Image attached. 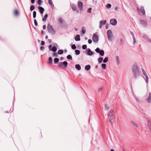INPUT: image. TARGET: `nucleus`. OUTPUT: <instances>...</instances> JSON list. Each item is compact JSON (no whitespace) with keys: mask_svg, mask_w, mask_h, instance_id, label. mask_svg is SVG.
<instances>
[{"mask_svg":"<svg viewBox=\"0 0 151 151\" xmlns=\"http://www.w3.org/2000/svg\"><path fill=\"white\" fill-rule=\"evenodd\" d=\"M81 32L83 34H84L86 32V30L85 28L84 27H82Z\"/></svg>","mask_w":151,"mask_h":151,"instance_id":"obj_28","label":"nucleus"},{"mask_svg":"<svg viewBox=\"0 0 151 151\" xmlns=\"http://www.w3.org/2000/svg\"><path fill=\"white\" fill-rule=\"evenodd\" d=\"M146 101L147 103H151V93L149 92L148 97L146 99Z\"/></svg>","mask_w":151,"mask_h":151,"instance_id":"obj_12","label":"nucleus"},{"mask_svg":"<svg viewBox=\"0 0 151 151\" xmlns=\"http://www.w3.org/2000/svg\"><path fill=\"white\" fill-rule=\"evenodd\" d=\"M63 50H60L58 51V53L59 55H62L63 53Z\"/></svg>","mask_w":151,"mask_h":151,"instance_id":"obj_30","label":"nucleus"},{"mask_svg":"<svg viewBox=\"0 0 151 151\" xmlns=\"http://www.w3.org/2000/svg\"><path fill=\"white\" fill-rule=\"evenodd\" d=\"M118 7H116L115 8V10L116 11H117V10H118Z\"/></svg>","mask_w":151,"mask_h":151,"instance_id":"obj_62","label":"nucleus"},{"mask_svg":"<svg viewBox=\"0 0 151 151\" xmlns=\"http://www.w3.org/2000/svg\"><path fill=\"white\" fill-rule=\"evenodd\" d=\"M58 64L59 67L61 68L63 66L65 68H66L67 67L68 63L66 61H65L63 62H60L58 63Z\"/></svg>","mask_w":151,"mask_h":151,"instance_id":"obj_5","label":"nucleus"},{"mask_svg":"<svg viewBox=\"0 0 151 151\" xmlns=\"http://www.w3.org/2000/svg\"><path fill=\"white\" fill-rule=\"evenodd\" d=\"M37 4L39 5H41L43 3L42 1L41 0H37Z\"/></svg>","mask_w":151,"mask_h":151,"instance_id":"obj_36","label":"nucleus"},{"mask_svg":"<svg viewBox=\"0 0 151 151\" xmlns=\"http://www.w3.org/2000/svg\"><path fill=\"white\" fill-rule=\"evenodd\" d=\"M75 52L76 55H78L80 54V51L78 50H75Z\"/></svg>","mask_w":151,"mask_h":151,"instance_id":"obj_29","label":"nucleus"},{"mask_svg":"<svg viewBox=\"0 0 151 151\" xmlns=\"http://www.w3.org/2000/svg\"><path fill=\"white\" fill-rule=\"evenodd\" d=\"M58 22L59 24L61 25L63 24V21L65 22V21L62 18H59L58 19Z\"/></svg>","mask_w":151,"mask_h":151,"instance_id":"obj_22","label":"nucleus"},{"mask_svg":"<svg viewBox=\"0 0 151 151\" xmlns=\"http://www.w3.org/2000/svg\"><path fill=\"white\" fill-rule=\"evenodd\" d=\"M75 68L78 70H80L81 69V67L80 65L79 64L75 65Z\"/></svg>","mask_w":151,"mask_h":151,"instance_id":"obj_21","label":"nucleus"},{"mask_svg":"<svg viewBox=\"0 0 151 151\" xmlns=\"http://www.w3.org/2000/svg\"><path fill=\"white\" fill-rule=\"evenodd\" d=\"M48 16V15L47 14H45L44 17L42 18V21L44 22L46 20Z\"/></svg>","mask_w":151,"mask_h":151,"instance_id":"obj_23","label":"nucleus"},{"mask_svg":"<svg viewBox=\"0 0 151 151\" xmlns=\"http://www.w3.org/2000/svg\"><path fill=\"white\" fill-rule=\"evenodd\" d=\"M131 122L133 125H134L135 127H138L136 123L134 121H132Z\"/></svg>","mask_w":151,"mask_h":151,"instance_id":"obj_37","label":"nucleus"},{"mask_svg":"<svg viewBox=\"0 0 151 151\" xmlns=\"http://www.w3.org/2000/svg\"><path fill=\"white\" fill-rule=\"evenodd\" d=\"M88 42L89 44H91L92 42V40L91 39H89L88 40Z\"/></svg>","mask_w":151,"mask_h":151,"instance_id":"obj_52","label":"nucleus"},{"mask_svg":"<svg viewBox=\"0 0 151 151\" xmlns=\"http://www.w3.org/2000/svg\"><path fill=\"white\" fill-rule=\"evenodd\" d=\"M38 8L39 10L40 13L42 14L44 11V9L42 7L39 6L38 7Z\"/></svg>","mask_w":151,"mask_h":151,"instance_id":"obj_15","label":"nucleus"},{"mask_svg":"<svg viewBox=\"0 0 151 151\" xmlns=\"http://www.w3.org/2000/svg\"><path fill=\"white\" fill-rule=\"evenodd\" d=\"M133 74L134 79H136L139 76V71L136 63L133 65L132 67Z\"/></svg>","mask_w":151,"mask_h":151,"instance_id":"obj_1","label":"nucleus"},{"mask_svg":"<svg viewBox=\"0 0 151 151\" xmlns=\"http://www.w3.org/2000/svg\"><path fill=\"white\" fill-rule=\"evenodd\" d=\"M108 117L109 119V121L112 123L114 121V116L113 113V110L112 109L110 110L108 113Z\"/></svg>","mask_w":151,"mask_h":151,"instance_id":"obj_2","label":"nucleus"},{"mask_svg":"<svg viewBox=\"0 0 151 151\" xmlns=\"http://www.w3.org/2000/svg\"><path fill=\"white\" fill-rule=\"evenodd\" d=\"M59 60L58 58H56L54 59V64H55L58 63Z\"/></svg>","mask_w":151,"mask_h":151,"instance_id":"obj_24","label":"nucleus"},{"mask_svg":"<svg viewBox=\"0 0 151 151\" xmlns=\"http://www.w3.org/2000/svg\"><path fill=\"white\" fill-rule=\"evenodd\" d=\"M87 46L86 45H83L82 46V48L83 50H85L86 49Z\"/></svg>","mask_w":151,"mask_h":151,"instance_id":"obj_45","label":"nucleus"},{"mask_svg":"<svg viewBox=\"0 0 151 151\" xmlns=\"http://www.w3.org/2000/svg\"><path fill=\"white\" fill-rule=\"evenodd\" d=\"M48 2L49 4L51 5L52 8L54 7V5L52 0H48Z\"/></svg>","mask_w":151,"mask_h":151,"instance_id":"obj_26","label":"nucleus"},{"mask_svg":"<svg viewBox=\"0 0 151 151\" xmlns=\"http://www.w3.org/2000/svg\"><path fill=\"white\" fill-rule=\"evenodd\" d=\"M41 33L42 35H43L45 34V33L43 30L41 31Z\"/></svg>","mask_w":151,"mask_h":151,"instance_id":"obj_59","label":"nucleus"},{"mask_svg":"<svg viewBox=\"0 0 151 151\" xmlns=\"http://www.w3.org/2000/svg\"><path fill=\"white\" fill-rule=\"evenodd\" d=\"M34 24H35V25L36 26H37L38 25V24H37V22L36 21V20L35 19H34Z\"/></svg>","mask_w":151,"mask_h":151,"instance_id":"obj_51","label":"nucleus"},{"mask_svg":"<svg viewBox=\"0 0 151 151\" xmlns=\"http://www.w3.org/2000/svg\"><path fill=\"white\" fill-rule=\"evenodd\" d=\"M109 28V25L108 24H107L106 26V29H107Z\"/></svg>","mask_w":151,"mask_h":151,"instance_id":"obj_56","label":"nucleus"},{"mask_svg":"<svg viewBox=\"0 0 151 151\" xmlns=\"http://www.w3.org/2000/svg\"><path fill=\"white\" fill-rule=\"evenodd\" d=\"M110 22L111 24L113 26L116 25L117 24L116 20L114 18L111 19Z\"/></svg>","mask_w":151,"mask_h":151,"instance_id":"obj_9","label":"nucleus"},{"mask_svg":"<svg viewBox=\"0 0 151 151\" xmlns=\"http://www.w3.org/2000/svg\"><path fill=\"white\" fill-rule=\"evenodd\" d=\"M14 14L15 16H18L19 14V12L17 10H15L14 11Z\"/></svg>","mask_w":151,"mask_h":151,"instance_id":"obj_35","label":"nucleus"},{"mask_svg":"<svg viewBox=\"0 0 151 151\" xmlns=\"http://www.w3.org/2000/svg\"><path fill=\"white\" fill-rule=\"evenodd\" d=\"M78 8L80 9L82 11L83 9V3L80 1H78Z\"/></svg>","mask_w":151,"mask_h":151,"instance_id":"obj_10","label":"nucleus"},{"mask_svg":"<svg viewBox=\"0 0 151 151\" xmlns=\"http://www.w3.org/2000/svg\"><path fill=\"white\" fill-rule=\"evenodd\" d=\"M86 51H87V55H88L91 56L94 54V53L93 52L91 51V50L89 48H87L86 50Z\"/></svg>","mask_w":151,"mask_h":151,"instance_id":"obj_11","label":"nucleus"},{"mask_svg":"<svg viewBox=\"0 0 151 151\" xmlns=\"http://www.w3.org/2000/svg\"><path fill=\"white\" fill-rule=\"evenodd\" d=\"M119 43L121 45H122L123 44V40L121 38L120 39V41Z\"/></svg>","mask_w":151,"mask_h":151,"instance_id":"obj_50","label":"nucleus"},{"mask_svg":"<svg viewBox=\"0 0 151 151\" xmlns=\"http://www.w3.org/2000/svg\"><path fill=\"white\" fill-rule=\"evenodd\" d=\"M107 34L108 40H110L113 37V34L111 31L110 30H108L107 31Z\"/></svg>","mask_w":151,"mask_h":151,"instance_id":"obj_7","label":"nucleus"},{"mask_svg":"<svg viewBox=\"0 0 151 151\" xmlns=\"http://www.w3.org/2000/svg\"><path fill=\"white\" fill-rule=\"evenodd\" d=\"M43 28L44 29H46V25H43Z\"/></svg>","mask_w":151,"mask_h":151,"instance_id":"obj_57","label":"nucleus"},{"mask_svg":"<svg viewBox=\"0 0 151 151\" xmlns=\"http://www.w3.org/2000/svg\"><path fill=\"white\" fill-rule=\"evenodd\" d=\"M35 0H31V2L32 4H33L35 3Z\"/></svg>","mask_w":151,"mask_h":151,"instance_id":"obj_58","label":"nucleus"},{"mask_svg":"<svg viewBox=\"0 0 151 151\" xmlns=\"http://www.w3.org/2000/svg\"><path fill=\"white\" fill-rule=\"evenodd\" d=\"M148 125L150 132L151 131V122H148Z\"/></svg>","mask_w":151,"mask_h":151,"instance_id":"obj_34","label":"nucleus"},{"mask_svg":"<svg viewBox=\"0 0 151 151\" xmlns=\"http://www.w3.org/2000/svg\"><path fill=\"white\" fill-rule=\"evenodd\" d=\"M75 40L76 41H79L81 40L80 35H77L75 37Z\"/></svg>","mask_w":151,"mask_h":151,"instance_id":"obj_20","label":"nucleus"},{"mask_svg":"<svg viewBox=\"0 0 151 151\" xmlns=\"http://www.w3.org/2000/svg\"><path fill=\"white\" fill-rule=\"evenodd\" d=\"M45 42L44 41H42L41 42V45H42V46L44 45H45Z\"/></svg>","mask_w":151,"mask_h":151,"instance_id":"obj_53","label":"nucleus"},{"mask_svg":"<svg viewBox=\"0 0 151 151\" xmlns=\"http://www.w3.org/2000/svg\"><path fill=\"white\" fill-rule=\"evenodd\" d=\"M97 60L98 61L99 63H100L103 60V58L102 57H99L98 58Z\"/></svg>","mask_w":151,"mask_h":151,"instance_id":"obj_27","label":"nucleus"},{"mask_svg":"<svg viewBox=\"0 0 151 151\" xmlns=\"http://www.w3.org/2000/svg\"><path fill=\"white\" fill-rule=\"evenodd\" d=\"M140 10L141 12L142 13V14L143 15H145V11L144 9V7L143 6H141Z\"/></svg>","mask_w":151,"mask_h":151,"instance_id":"obj_18","label":"nucleus"},{"mask_svg":"<svg viewBox=\"0 0 151 151\" xmlns=\"http://www.w3.org/2000/svg\"><path fill=\"white\" fill-rule=\"evenodd\" d=\"M66 58L68 60H72V56L70 55H68L66 57Z\"/></svg>","mask_w":151,"mask_h":151,"instance_id":"obj_33","label":"nucleus"},{"mask_svg":"<svg viewBox=\"0 0 151 151\" xmlns=\"http://www.w3.org/2000/svg\"><path fill=\"white\" fill-rule=\"evenodd\" d=\"M71 7L72 8V9L74 11H76L77 9L76 6L74 4H72L71 5Z\"/></svg>","mask_w":151,"mask_h":151,"instance_id":"obj_16","label":"nucleus"},{"mask_svg":"<svg viewBox=\"0 0 151 151\" xmlns=\"http://www.w3.org/2000/svg\"><path fill=\"white\" fill-rule=\"evenodd\" d=\"M142 72L143 73V75L144 76H146V75H147V74L146 72L143 69H142Z\"/></svg>","mask_w":151,"mask_h":151,"instance_id":"obj_48","label":"nucleus"},{"mask_svg":"<svg viewBox=\"0 0 151 151\" xmlns=\"http://www.w3.org/2000/svg\"><path fill=\"white\" fill-rule=\"evenodd\" d=\"M145 81L147 83V84L148 83V77L147 75H146V76H145Z\"/></svg>","mask_w":151,"mask_h":151,"instance_id":"obj_40","label":"nucleus"},{"mask_svg":"<svg viewBox=\"0 0 151 151\" xmlns=\"http://www.w3.org/2000/svg\"><path fill=\"white\" fill-rule=\"evenodd\" d=\"M106 23V20H104L103 21L101 20L99 22V28L101 29L103 25L105 24Z\"/></svg>","mask_w":151,"mask_h":151,"instance_id":"obj_14","label":"nucleus"},{"mask_svg":"<svg viewBox=\"0 0 151 151\" xmlns=\"http://www.w3.org/2000/svg\"><path fill=\"white\" fill-rule=\"evenodd\" d=\"M36 16V12L35 11H34L33 12V17L35 18Z\"/></svg>","mask_w":151,"mask_h":151,"instance_id":"obj_44","label":"nucleus"},{"mask_svg":"<svg viewBox=\"0 0 151 151\" xmlns=\"http://www.w3.org/2000/svg\"><path fill=\"white\" fill-rule=\"evenodd\" d=\"M49 42L50 43L51 42L52 40L51 39H48Z\"/></svg>","mask_w":151,"mask_h":151,"instance_id":"obj_61","label":"nucleus"},{"mask_svg":"<svg viewBox=\"0 0 151 151\" xmlns=\"http://www.w3.org/2000/svg\"><path fill=\"white\" fill-rule=\"evenodd\" d=\"M143 37L146 40H147V39H148L149 38L148 37V36L146 35H143Z\"/></svg>","mask_w":151,"mask_h":151,"instance_id":"obj_39","label":"nucleus"},{"mask_svg":"<svg viewBox=\"0 0 151 151\" xmlns=\"http://www.w3.org/2000/svg\"><path fill=\"white\" fill-rule=\"evenodd\" d=\"M104 109L106 110H108L109 109V107L107 106V104H105L104 105Z\"/></svg>","mask_w":151,"mask_h":151,"instance_id":"obj_47","label":"nucleus"},{"mask_svg":"<svg viewBox=\"0 0 151 151\" xmlns=\"http://www.w3.org/2000/svg\"><path fill=\"white\" fill-rule=\"evenodd\" d=\"M71 48L73 50H75L76 49V47L75 44L72 45H71Z\"/></svg>","mask_w":151,"mask_h":151,"instance_id":"obj_42","label":"nucleus"},{"mask_svg":"<svg viewBox=\"0 0 151 151\" xmlns=\"http://www.w3.org/2000/svg\"><path fill=\"white\" fill-rule=\"evenodd\" d=\"M140 24L144 27H146L147 24V22L145 20H141L140 21Z\"/></svg>","mask_w":151,"mask_h":151,"instance_id":"obj_13","label":"nucleus"},{"mask_svg":"<svg viewBox=\"0 0 151 151\" xmlns=\"http://www.w3.org/2000/svg\"><path fill=\"white\" fill-rule=\"evenodd\" d=\"M95 51L97 53H99L100 55L103 56L104 54V50H100L99 47H97L95 50Z\"/></svg>","mask_w":151,"mask_h":151,"instance_id":"obj_6","label":"nucleus"},{"mask_svg":"<svg viewBox=\"0 0 151 151\" xmlns=\"http://www.w3.org/2000/svg\"><path fill=\"white\" fill-rule=\"evenodd\" d=\"M111 4H108L106 5V7L107 8L109 9L111 7Z\"/></svg>","mask_w":151,"mask_h":151,"instance_id":"obj_46","label":"nucleus"},{"mask_svg":"<svg viewBox=\"0 0 151 151\" xmlns=\"http://www.w3.org/2000/svg\"><path fill=\"white\" fill-rule=\"evenodd\" d=\"M116 60L117 64V65H118L119 63V58L118 56H116Z\"/></svg>","mask_w":151,"mask_h":151,"instance_id":"obj_41","label":"nucleus"},{"mask_svg":"<svg viewBox=\"0 0 151 151\" xmlns=\"http://www.w3.org/2000/svg\"><path fill=\"white\" fill-rule=\"evenodd\" d=\"M91 68V65H86L85 67V69L86 71H88L90 70Z\"/></svg>","mask_w":151,"mask_h":151,"instance_id":"obj_19","label":"nucleus"},{"mask_svg":"<svg viewBox=\"0 0 151 151\" xmlns=\"http://www.w3.org/2000/svg\"><path fill=\"white\" fill-rule=\"evenodd\" d=\"M47 28L49 33L52 35L55 34L56 32L55 30L53 29L52 26L50 24H48L47 25Z\"/></svg>","mask_w":151,"mask_h":151,"instance_id":"obj_3","label":"nucleus"},{"mask_svg":"<svg viewBox=\"0 0 151 151\" xmlns=\"http://www.w3.org/2000/svg\"><path fill=\"white\" fill-rule=\"evenodd\" d=\"M92 39L94 42L97 43L99 40V37L98 35L96 34H94L93 36Z\"/></svg>","mask_w":151,"mask_h":151,"instance_id":"obj_8","label":"nucleus"},{"mask_svg":"<svg viewBox=\"0 0 151 151\" xmlns=\"http://www.w3.org/2000/svg\"><path fill=\"white\" fill-rule=\"evenodd\" d=\"M102 68L104 69H106V65L105 63L102 64L101 65Z\"/></svg>","mask_w":151,"mask_h":151,"instance_id":"obj_31","label":"nucleus"},{"mask_svg":"<svg viewBox=\"0 0 151 151\" xmlns=\"http://www.w3.org/2000/svg\"><path fill=\"white\" fill-rule=\"evenodd\" d=\"M92 10V9L91 8H89L88 9L87 11V12L88 13H91V11Z\"/></svg>","mask_w":151,"mask_h":151,"instance_id":"obj_49","label":"nucleus"},{"mask_svg":"<svg viewBox=\"0 0 151 151\" xmlns=\"http://www.w3.org/2000/svg\"><path fill=\"white\" fill-rule=\"evenodd\" d=\"M44 49L45 47L43 46H41L40 48V49L41 50H43Z\"/></svg>","mask_w":151,"mask_h":151,"instance_id":"obj_54","label":"nucleus"},{"mask_svg":"<svg viewBox=\"0 0 151 151\" xmlns=\"http://www.w3.org/2000/svg\"><path fill=\"white\" fill-rule=\"evenodd\" d=\"M130 33L132 36L133 40V44L134 45L136 43V39L135 37L134 34L131 31H130Z\"/></svg>","mask_w":151,"mask_h":151,"instance_id":"obj_17","label":"nucleus"},{"mask_svg":"<svg viewBox=\"0 0 151 151\" xmlns=\"http://www.w3.org/2000/svg\"><path fill=\"white\" fill-rule=\"evenodd\" d=\"M147 41L148 42L151 43V40L149 38L148 39H147Z\"/></svg>","mask_w":151,"mask_h":151,"instance_id":"obj_55","label":"nucleus"},{"mask_svg":"<svg viewBox=\"0 0 151 151\" xmlns=\"http://www.w3.org/2000/svg\"><path fill=\"white\" fill-rule=\"evenodd\" d=\"M35 8V6L33 5H32L30 7V10L32 11Z\"/></svg>","mask_w":151,"mask_h":151,"instance_id":"obj_38","label":"nucleus"},{"mask_svg":"<svg viewBox=\"0 0 151 151\" xmlns=\"http://www.w3.org/2000/svg\"><path fill=\"white\" fill-rule=\"evenodd\" d=\"M64 51L65 52H67V50L66 49H65L64 50Z\"/></svg>","mask_w":151,"mask_h":151,"instance_id":"obj_63","label":"nucleus"},{"mask_svg":"<svg viewBox=\"0 0 151 151\" xmlns=\"http://www.w3.org/2000/svg\"><path fill=\"white\" fill-rule=\"evenodd\" d=\"M48 63L49 64H51L52 63V59L51 57H49L48 58Z\"/></svg>","mask_w":151,"mask_h":151,"instance_id":"obj_25","label":"nucleus"},{"mask_svg":"<svg viewBox=\"0 0 151 151\" xmlns=\"http://www.w3.org/2000/svg\"><path fill=\"white\" fill-rule=\"evenodd\" d=\"M53 45L54 46L52 47V45H50L48 46V48L50 50L52 51L53 52H55L57 50V47L58 46V45L57 43H54Z\"/></svg>","mask_w":151,"mask_h":151,"instance_id":"obj_4","label":"nucleus"},{"mask_svg":"<svg viewBox=\"0 0 151 151\" xmlns=\"http://www.w3.org/2000/svg\"><path fill=\"white\" fill-rule=\"evenodd\" d=\"M58 52L56 53L55 52H54V53L52 54V56L55 57H57L58 56Z\"/></svg>","mask_w":151,"mask_h":151,"instance_id":"obj_43","label":"nucleus"},{"mask_svg":"<svg viewBox=\"0 0 151 151\" xmlns=\"http://www.w3.org/2000/svg\"><path fill=\"white\" fill-rule=\"evenodd\" d=\"M109 58L108 57H106L103 60V62L104 63H106L108 60Z\"/></svg>","mask_w":151,"mask_h":151,"instance_id":"obj_32","label":"nucleus"},{"mask_svg":"<svg viewBox=\"0 0 151 151\" xmlns=\"http://www.w3.org/2000/svg\"><path fill=\"white\" fill-rule=\"evenodd\" d=\"M48 38V36L47 35L45 36V38L46 39H47Z\"/></svg>","mask_w":151,"mask_h":151,"instance_id":"obj_64","label":"nucleus"},{"mask_svg":"<svg viewBox=\"0 0 151 151\" xmlns=\"http://www.w3.org/2000/svg\"><path fill=\"white\" fill-rule=\"evenodd\" d=\"M102 90V88H99L98 90L99 91H100Z\"/></svg>","mask_w":151,"mask_h":151,"instance_id":"obj_60","label":"nucleus"}]
</instances>
